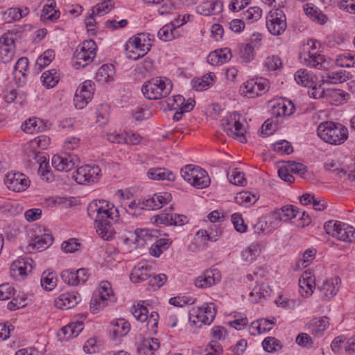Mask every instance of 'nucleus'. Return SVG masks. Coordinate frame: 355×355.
<instances>
[{
    "label": "nucleus",
    "instance_id": "nucleus-1",
    "mask_svg": "<svg viewBox=\"0 0 355 355\" xmlns=\"http://www.w3.org/2000/svg\"><path fill=\"white\" fill-rule=\"evenodd\" d=\"M87 214L94 219L98 234L104 240L111 239L115 232L112 223L119 216V210L114 205L105 200H95L89 204Z\"/></svg>",
    "mask_w": 355,
    "mask_h": 355
},
{
    "label": "nucleus",
    "instance_id": "nucleus-2",
    "mask_svg": "<svg viewBox=\"0 0 355 355\" xmlns=\"http://www.w3.org/2000/svg\"><path fill=\"white\" fill-rule=\"evenodd\" d=\"M318 137L326 143L331 145H340L348 137V130L339 123L324 121L317 129Z\"/></svg>",
    "mask_w": 355,
    "mask_h": 355
},
{
    "label": "nucleus",
    "instance_id": "nucleus-3",
    "mask_svg": "<svg viewBox=\"0 0 355 355\" xmlns=\"http://www.w3.org/2000/svg\"><path fill=\"white\" fill-rule=\"evenodd\" d=\"M172 88L171 82L166 78L154 77L144 83L141 91L146 98L157 100L166 97Z\"/></svg>",
    "mask_w": 355,
    "mask_h": 355
},
{
    "label": "nucleus",
    "instance_id": "nucleus-4",
    "mask_svg": "<svg viewBox=\"0 0 355 355\" xmlns=\"http://www.w3.org/2000/svg\"><path fill=\"white\" fill-rule=\"evenodd\" d=\"M324 228L329 235L345 242H355V228L347 223L329 220L324 223Z\"/></svg>",
    "mask_w": 355,
    "mask_h": 355
},
{
    "label": "nucleus",
    "instance_id": "nucleus-5",
    "mask_svg": "<svg viewBox=\"0 0 355 355\" xmlns=\"http://www.w3.org/2000/svg\"><path fill=\"white\" fill-rule=\"evenodd\" d=\"M96 49V44L93 40L84 41L73 53V59L76 60L73 66L76 69L87 66L95 58Z\"/></svg>",
    "mask_w": 355,
    "mask_h": 355
},
{
    "label": "nucleus",
    "instance_id": "nucleus-6",
    "mask_svg": "<svg viewBox=\"0 0 355 355\" xmlns=\"http://www.w3.org/2000/svg\"><path fill=\"white\" fill-rule=\"evenodd\" d=\"M270 88L268 79L260 77L247 80L241 87L240 92L248 98H254L266 94Z\"/></svg>",
    "mask_w": 355,
    "mask_h": 355
},
{
    "label": "nucleus",
    "instance_id": "nucleus-7",
    "mask_svg": "<svg viewBox=\"0 0 355 355\" xmlns=\"http://www.w3.org/2000/svg\"><path fill=\"white\" fill-rule=\"evenodd\" d=\"M266 26L273 35H280L287 27L286 17L280 9L270 10L266 17Z\"/></svg>",
    "mask_w": 355,
    "mask_h": 355
},
{
    "label": "nucleus",
    "instance_id": "nucleus-8",
    "mask_svg": "<svg viewBox=\"0 0 355 355\" xmlns=\"http://www.w3.org/2000/svg\"><path fill=\"white\" fill-rule=\"evenodd\" d=\"M130 311L133 316L141 322L146 321L148 329L155 333L156 328L158 324L159 315L157 312L153 311L148 315V310L145 306L138 304L137 306H133Z\"/></svg>",
    "mask_w": 355,
    "mask_h": 355
},
{
    "label": "nucleus",
    "instance_id": "nucleus-9",
    "mask_svg": "<svg viewBox=\"0 0 355 355\" xmlns=\"http://www.w3.org/2000/svg\"><path fill=\"white\" fill-rule=\"evenodd\" d=\"M101 168L98 166L85 165L78 167L73 178L79 184L97 182L101 176Z\"/></svg>",
    "mask_w": 355,
    "mask_h": 355
},
{
    "label": "nucleus",
    "instance_id": "nucleus-10",
    "mask_svg": "<svg viewBox=\"0 0 355 355\" xmlns=\"http://www.w3.org/2000/svg\"><path fill=\"white\" fill-rule=\"evenodd\" d=\"M94 91V83L91 80H85L76 91L73 98L75 107L81 110L92 100Z\"/></svg>",
    "mask_w": 355,
    "mask_h": 355
},
{
    "label": "nucleus",
    "instance_id": "nucleus-11",
    "mask_svg": "<svg viewBox=\"0 0 355 355\" xmlns=\"http://www.w3.org/2000/svg\"><path fill=\"white\" fill-rule=\"evenodd\" d=\"M80 163V159L75 154L55 155L52 158V166L58 171L68 172Z\"/></svg>",
    "mask_w": 355,
    "mask_h": 355
},
{
    "label": "nucleus",
    "instance_id": "nucleus-12",
    "mask_svg": "<svg viewBox=\"0 0 355 355\" xmlns=\"http://www.w3.org/2000/svg\"><path fill=\"white\" fill-rule=\"evenodd\" d=\"M277 213L262 217L254 225V232L257 234H269L279 226Z\"/></svg>",
    "mask_w": 355,
    "mask_h": 355
},
{
    "label": "nucleus",
    "instance_id": "nucleus-13",
    "mask_svg": "<svg viewBox=\"0 0 355 355\" xmlns=\"http://www.w3.org/2000/svg\"><path fill=\"white\" fill-rule=\"evenodd\" d=\"M7 187L15 192L26 190L30 184L28 177L20 173H8L5 179Z\"/></svg>",
    "mask_w": 355,
    "mask_h": 355
},
{
    "label": "nucleus",
    "instance_id": "nucleus-14",
    "mask_svg": "<svg viewBox=\"0 0 355 355\" xmlns=\"http://www.w3.org/2000/svg\"><path fill=\"white\" fill-rule=\"evenodd\" d=\"M220 278V273L218 270H207L195 279L194 284L198 288H207L215 285Z\"/></svg>",
    "mask_w": 355,
    "mask_h": 355
},
{
    "label": "nucleus",
    "instance_id": "nucleus-15",
    "mask_svg": "<svg viewBox=\"0 0 355 355\" xmlns=\"http://www.w3.org/2000/svg\"><path fill=\"white\" fill-rule=\"evenodd\" d=\"M329 325L328 318L322 317L313 318L306 324V327L311 335L320 338L323 336Z\"/></svg>",
    "mask_w": 355,
    "mask_h": 355
},
{
    "label": "nucleus",
    "instance_id": "nucleus-16",
    "mask_svg": "<svg viewBox=\"0 0 355 355\" xmlns=\"http://www.w3.org/2000/svg\"><path fill=\"white\" fill-rule=\"evenodd\" d=\"M80 302L78 294L65 293L55 300V306L60 309H69L74 307Z\"/></svg>",
    "mask_w": 355,
    "mask_h": 355
},
{
    "label": "nucleus",
    "instance_id": "nucleus-17",
    "mask_svg": "<svg viewBox=\"0 0 355 355\" xmlns=\"http://www.w3.org/2000/svg\"><path fill=\"white\" fill-rule=\"evenodd\" d=\"M196 10L197 13L204 16L216 15L223 10V3L218 1H207L198 6Z\"/></svg>",
    "mask_w": 355,
    "mask_h": 355
},
{
    "label": "nucleus",
    "instance_id": "nucleus-18",
    "mask_svg": "<svg viewBox=\"0 0 355 355\" xmlns=\"http://www.w3.org/2000/svg\"><path fill=\"white\" fill-rule=\"evenodd\" d=\"M315 287V279L311 275L310 272L305 271L299 279V291L301 295L305 297L311 295Z\"/></svg>",
    "mask_w": 355,
    "mask_h": 355
},
{
    "label": "nucleus",
    "instance_id": "nucleus-19",
    "mask_svg": "<svg viewBox=\"0 0 355 355\" xmlns=\"http://www.w3.org/2000/svg\"><path fill=\"white\" fill-rule=\"evenodd\" d=\"M172 199L171 194L168 192H162L153 195V196L146 199V206L148 209H158L166 205Z\"/></svg>",
    "mask_w": 355,
    "mask_h": 355
},
{
    "label": "nucleus",
    "instance_id": "nucleus-20",
    "mask_svg": "<svg viewBox=\"0 0 355 355\" xmlns=\"http://www.w3.org/2000/svg\"><path fill=\"white\" fill-rule=\"evenodd\" d=\"M322 81L331 84L345 82L352 78V75L345 70L330 71L322 76Z\"/></svg>",
    "mask_w": 355,
    "mask_h": 355
},
{
    "label": "nucleus",
    "instance_id": "nucleus-21",
    "mask_svg": "<svg viewBox=\"0 0 355 355\" xmlns=\"http://www.w3.org/2000/svg\"><path fill=\"white\" fill-rule=\"evenodd\" d=\"M340 282V279L338 277L332 278L324 282L320 288L322 297L325 300H330L336 295L339 289L338 284Z\"/></svg>",
    "mask_w": 355,
    "mask_h": 355
},
{
    "label": "nucleus",
    "instance_id": "nucleus-22",
    "mask_svg": "<svg viewBox=\"0 0 355 355\" xmlns=\"http://www.w3.org/2000/svg\"><path fill=\"white\" fill-rule=\"evenodd\" d=\"M53 236L50 234L37 236L33 242L27 246V250L31 252L34 250L42 251L49 248L53 243Z\"/></svg>",
    "mask_w": 355,
    "mask_h": 355
},
{
    "label": "nucleus",
    "instance_id": "nucleus-23",
    "mask_svg": "<svg viewBox=\"0 0 355 355\" xmlns=\"http://www.w3.org/2000/svg\"><path fill=\"white\" fill-rule=\"evenodd\" d=\"M295 105L291 101L282 99L272 107L273 114L277 116H290L295 111Z\"/></svg>",
    "mask_w": 355,
    "mask_h": 355
},
{
    "label": "nucleus",
    "instance_id": "nucleus-24",
    "mask_svg": "<svg viewBox=\"0 0 355 355\" xmlns=\"http://www.w3.org/2000/svg\"><path fill=\"white\" fill-rule=\"evenodd\" d=\"M145 38L136 37L130 38L126 44V50L133 49L141 53V55H145L150 49L151 44H146Z\"/></svg>",
    "mask_w": 355,
    "mask_h": 355
},
{
    "label": "nucleus",
    "instance_id": "nucleus-25",
    "mask_svg": "<svg viewBox=\"0 0 355 355\" xmlns=\"http://www.w3.org/2000/svg\"><path fill=\"white\" fill-rule=\"evenodd\" d=\"M159 347V342L157 338H148L144 339L138 346L139 353L145 355H153L154 352Z\"/></svg>",
    "mask_w": 355,
    "mask_h": 355
},
{
    "label": "nucleus",
    "instance_id": "nucleus-26",
    "mask_svg": "<svg viewBox=\"0 0 355 355\" xmlns=\"http://www.w3.org/2000/svg\"><path fill=\"white\" fill-rule=\"evenodd\" d=\"M148 177L154 180H164L173 181L175 180L174 174L163 168H152L147 172Z\"/></svg>",
    "mask_w": 355,
    "mask_h": 355
},
{
    "label": "nucleus",
    "instance_id": "nucleus-27",
    "mask_svg": "<svg viewBox=\"0 0 355 355\" xmlns=\"http://www.w3.org/2000/svg\"><path fill=\"white\" fill-rule=\"evenodd\" d=\"M274 213H278L279 215L278 217L279 223L281 221H287L292 218H296L300 214V210L297 207L293 205H286L282 207L279 209H277Z\"/></svg>",
    "mask_w": 355,
    "mask_h": 355
},
{
    "label": "nucleus",
    "instance_id": "nucleus-28",
    "mask_svg": "<svg viewBox=\"0 0 355 355\" xmlns=\"http://www.w3.org/2000/svg\"><path fill=\"white\" fill-rule=\"evenodd\" d=\"M304 62L306 65L310 66L318 69H320L324 66V56L320 54H317L315 52H311L304 53Z\"/></svg>",
    "mask_w": 355,
    "mask_h": 355
},
{
    "label": "nucleus",
    "instance_id": "nucleus-29",
    "mask_svg": "<svg viewBox=\"0 0 355 355\" xmlns=\"http://www.w3.org/2000/svg\"><path fill=\"white\" fill-rule=\"evenodd\" d=\"M198 172L190 182L193 187L197 189H203L207 187L210 184V179L207 171L201 167L197 168Z\"/></svg>",
    "mask_w": 355,
    "mask_h": 355
},
{
    "label": "nucleus",
    "instance_id": "nucleus-30",
    "mask_svg": "<svg viewBox=\"0 0 355 355\" xmlns=\"http://www.w3.org/2000/svg\"><path fill=\"white\" fill-rule=\"evenodd\" d=\"M274 323L273 320L265 318L254 321L251 324V334H260L269 331L272 329Z\"/></svg>",
    "mask_w": 355,
    "mask_h": 355
},
{
    "label": "nucleus",
    "instance_id": "nucleus-31",
    "mask_svg": "<svg viewBox=\"0 0 355 355\" xmlns=\"http://www.w3.org/2000/svg\"><path fill=\"white\" fill-rule=\"evenodd\" d=\"M150 272V269L144 266L135 268L130 273V279L133 283H139L144 281L148 282L151 275Z\"/></svg>",
    "mask_w": 355,
    "mask_h": 355
},
{
    "label": "nucleus",
    "instance_id": "nucleus-32",
    "mask_svg": "<svg viewBox=\"0 0 355 355\" xmlns=\"http://www.w3.org/2000/svg\"><path fill=\"white\" fill-rule=\"evenodd\" d=\"M304 12L307 16L320 24H324L327 21V16L313 5L311 6L309 3L306 4Z\"/></svg>",
    "mask_w": 355,
    "mask_h": 355
},
{
    "label": "nucleus",
    "instance_id": "nucleus-33",
    "mask_svg": "<svg viewBox=\"0 0 355 355\" xmlns=\"http://www.w3.org/2000/svg\"><path fill=\"white\" fill-rule=\"evenodd\" d=\"M260 253L259 245L257 243H252L246 249L242 251L241 257L247 263H252Z\"/></svg>",
    "mask_w": 355,
    "mask_h": 355
},
{
    "label": "nucleus",
    "instance_id": "nucleus-34",
    "mask_svg": "<svg viewBox=\"0 0 355 355\" xmlns=\"http://www.w3.org/2000/svg\"><path fill=\"white\" fill-rule=\"evenodd\" d=\"M171 242L169 241V239H160L157 240V241L152 245L149 250L150 254L155 257H159L161 254L166 250Z\"/></svg>",
    "mask_w": 355,
    "mask_h": 355
},
{
    "label": "nucleus",
    "instance_id": "nucleus-35",
    "mask_svg": "<svg viewBox=\"0 0 355 355\" xmlns=\"http://www.w3.org/2000/svg\"><path fill=\"white\" fill-rule=\"evenodd\" d=\"M41 80L44 86L52 88L58 84L59 76L55 69L48 70L42 73Z\"/></svg>",
    "mask_w": 355,
    "mask_h": 355
},
{
    "label": "nucleus",
    "instance_id": "nucleus-36",
    "mask_svg": "<svg viewBox=\"0 0 355 355\" xmlns=\"http://www.w3.org/2000/svg\"><path fill=\"white\" fill-rule=\"evenodd\" d=\"M115 328L113 329V335L115 338L123 337L128 334L130 329V324L123 318H120L114 323Z\"/></svg>",
    "mask_w": 355,
    "mask_h": 355
},
{
    "label": "nucleus",
    "instance_id": "nucleus-37",
    "mask_svg": "<svg viewBox=\"0 0 355 355\" xmlns=\"http://www.w3.org/2000/svg\"><path fill=\"white\" fill-rule=\"evenodd\" d=\"M36 158L39 160V162L37 164V165H39V174L45 178L46 181H50L53 178V175L49 170V164L46 156L36 157Z\"/></svg>",
    "mask_w": 355,
    "mask_h": 355
},
{
    "label": "nucleus",
    "instance_id": "nucleus-38",
    "mask_svg": "<svg viewBox=\"0 0 355 355\" xmlns=\"http://www.w3.org/2000/svg\"><path fill=\"white\" fill-rule=\"evenodd\" d=\"M175 29L176 26L173 24H166L159 30L157 35L164 42L171 41L175 37Z\"/></svg>",
    "mask_w": 355,
    "mask_h": 355
},
{
    "label": "nucleus",
    "instance_id": "nucleus-39",
    "mask_svg": "<svg viewBox=\"0 0 355 355\" xmlns=\"http://www.w3.org/2000/svg\"><path fill=\"white\" fill-rule=\"evenodd\" d=\"M98 292V294L96 295L99 297L101 301L103 302V306H106L107 304L106 301L113 295V291L110 284L108 282H101Z\"/></svg>",
    "mask_w": 355,
    "mask_h": 355
},
{
    "label": "nucleus",
    "instance_id": "nucleus-40",
    "mask_svg": "<svg viewBox=\"0 0 355 355\" xmlns=\"http://www.w3.org/2000/svg\"><path fill=\"white\" fill-rule=\"evenodd\" d=\"M22 130L28 133L33 134L34 132H39L44 129L42 121L37 119H29L25 121V123L21 126Z\"/></svg>",
    "mask_w": 355,
    "mask_h": 355
},
{
    "label": "nucleus",
    "instance_id": "nucleus-41",
    "mask_svg": "<svg viewBox=\"0 0 355 355\" xmlns=\"http://www.w3.org/2000/svg\"><path fill=\"white\" fill-rule=\"evenodd\" d=\"M295 80L297 84L304 87H312V77L306 69H300L295 74Z\"/></svg>",
    "mask_w": 355,
    "mask_h": 355
},
{
    "label": "nucleus",
    "instance_id": "nucleus-42",
    "mask_svg": "<svg viewBox=\"0 0 355 355\" xmlns=\"http://www.w3.org/2000/svg\"><path fill=\"white\" fill-rule=\"evenodd\" d=\"M56 281L57 279L55 273L44 271L41 278V286L47 291H51L56 286Z\"/></svg>",
    "mask_w": 355,
    "mask_h": 355
},
{
    "label": "nucleus",
    "instance_id": "nucleus-43",
    "mask_svg": "<svg viewBox=\"0 0 355 355\" xmlns=\"http://www.w3.org/2000/svg\"><path fill=\"white\" fill-rule=\"evenodd\" d=\"M336 62L342 67H355V54L345 52L338 56Z\"/></svg>",
    "mask_w": 355,
    "mask_h": 355
},
{
    "label": "nucleus",
    "instance_id": "nucleus-44",
    "mask_svg": "<svg viewBox=\"0 0 355 355\" xmlns=\"http://www.w3.org/2000/svg\"><path fill=\"white\" fill-rule=\"evenodd\" d=\"M112 65L103 64L97 71L96 80L100 83H107L112 78Z\"/></svg>",
    "mask_w": 355,
    "mask_h": 355
},
{
    "label": "nucleus",
    "instance_id": "nucleus-45",
    "mask_svg": "<svg viewBox=\"0 0 355 355\" xmlns=\"http://www.w3.org/2000/svg\"><path fill=\"white\" fill-rule=\"evenodd\" d=\"M10 271L12 276L26 275V261L24 259H19L14 261L10 266Z\"/></svg>",
    "mask_w": 355,
    "mask_h": 355
},
{
    "label": "nucleus",
    "instance_id": "nucleus-46",
    "mask_svg": "<svg viewBox=\"0 0 355 355\" xmlns=\"http://www.w3.org/2000/svg\"><path fill=\"white\" fill-rule=\"evenodd\" d=\"M22 9L19 8H10L3 13V19L8 23L19 21L22 18Z\"/></svg>",
    "mask_w": 355,
    "mask_h": 355
},
{
    "label": "nucleus",
    "instance_id": "nucleus-47",
    "mask_svg": "<svg viewBox=\"0 0 355 355\" xmlns=\"http://www.w3.org/2000/svg\"><path fill=\"white\" fill-rule=\"evenodd\" d=\"M55 58V52L53 50L48 49L45 51L37 60L36 61V67L38 69H41L47 65H49L51 62Z\"/></svg>",
    "mask_w": 355,
    "mask_h": 355
},
{
    "label": "nucleus",
    "instance_id": "nucleus-48",
    "mask_svg": "<svg viewBox=\"0 0 355 355\" xmlns=\"http://www.w3.org/2000/svg\"><path fill=\"white\" fill-rule=\"evenodd\" d=\"M146 199L144 200H139L138 202L133 200L128 204V210L127 209L126 211L133 216L140 215L141 211L143 209H148V207L146 206Z\"/></svg>",
    "mask_w": 355,
    "mask_h": 355
},
{
    "label": "nucleus",
    "instance_id": "nucleus-49",
    "mask_svg": "<svg viewBox=\"0 0 355 355\" xmlns=\"http://www.w3.org/2000/svg\"><path fill=\"white\" fill-rule=\"evenodd\" d=\"M227 178L230 183L239 185V186H244L246 184L247 181L244 177V174L236 168L233 169L232 171L228 172Z\"/></svg>",
    "mask_w": 355,
    "mask_h": 355
},
{
    "label": "nucleus",
    "instance_id": "nucleus-50",
    "mask_svg": "<svg viewBox=\"0 0 355 355\" xmlns=\"http://www.w3.org/2000/svg\"><path fill=\"white\" fill-rule=\"evenodd\" d=\"M262 10L259 7H250L243 13V19H245L250 22L256 21L260 19Z\"/></svg>",
    "mask_w": 355,
    "mask_h": 355
},
{
    "label": "nucleus",
    "instance_id": "nucleus-51",
    "mask_svg": "<svg viewBox=\"0 0 355 355\" xmlns=\"http://www.w3.org/2000/svg\"><path fill=\"white\" fill-rule=\"evenodd\" d=\"M239 55L242 61L250 62L254 58V48L250 44H241L239 47Z\"/></svg>",
    "mask_w": 355,
    "mask_h": 355
},
{
    "label": "nucleus",
    "instance_id": "nucleus-52",
    "mask_svg": "<svg viewBox=\"0 0 355 355\" xmlns=\"http://www.w3.org/2000/svg\"><path fill=\"white\" fill-rule=\"evenodd\" d=\"M274 151L282 154L289 155L293 151L291 143L286 140H281L272 144Z\"/></svg>",
    "mask_w": 355,
    "mask_h": 355
},
{
    "label": "nucleus",
    "instance_id": "nucleus-53",
    "mask_svg": "<svg viewBox=\"0 0 355 355\" xmlns=\"http://www.w3.org/2000/svg\"><path fill=\"white\" fill-rule=\"evenodd\" d=\"M263 349L268 352H272L281 348L279 340L274 337H267L262 342Z\"/></svg>",
    "mask_w": 355,
    "mask_h": 355
},
{
    "label": "nucleus",
    "instance_id": "nucleus-54",
    "mask_svg": "<svg viewBox=\"0 0 355 355\" xmlns=\"http://www.w3.org/2000/svg\"><path fill=\"white\" fill-rule=\"evenodd\" d=\"M200 168V166H194L193 164L186 165L180 171L181 176L186 182L190 183L196 173L198 172L197 168Z\"/></svg>",
    "mask_w": 355,
    "mask_h": 355
},
{
    "label": "nucleus",
    "instance_id": "nucleus-55",
    "mask_svg": "<svg viewBox=\"0 0 355 355\" xmlns=\"http://www.w3.org/2000/svg\"><path fill=\"white\" fill-rule=\"evenodd\" d=\"M315 253H316V250L314 249L306 250L304 252V254L302 255V259H300L298 261V262L297 263V266L300 267V268H306L309 264L311 261L313 259V258L315 257Z\"/></svg>",
    "mask_w": 355,
    "mask_h": 355
},
{
    "label": "nucleus",
    "instance_id": "nucleus-56",
    "mask_svg": "<svg viewBox=\"0 0 355 355\" xmlns=\"http://www.w3.org/2000/svg\"><path fill=\"white\" fill-rule=\"evenodd\" d=\"M50 144V138L46 135H40L33 139L30 145L32 148L38 147L41 150L46 149Z\"/></svg>",
    "mask_w": 355,
    "mask_h": 355
},
{
    "label": "nucleus",
    "instance_id": "nucleus-57",
    "mask_svg": "<svg viewBox=\"0 0 355 355\" xmlns=\"http://www.w3.org/2000/svg\"><path fill=\"white\" fill-rule=\"evenodd\" d=\"M280 58L276 55L268 56L265 61L264 66L269 71H275L282 67Z\"/></svg>",
    "mask_w": 355,
    "mask_h": 355
},
{
    "label": "nucleus",
    "instance_id": "nucleus-58",
    "mask_svg": "<svg viewBox=\"0 0 355 355\" xmlns=\"http://www.w3.org/2000/svg\"><path fill=\"white\" fill-rule=\"evenodd\" d=\"M63 282L71 286H77L78 281L76 277V271L71 270H64L60 274Z\"/></svg>",
    "mask_w": 355,
    "mask_h": 355
},
{
    "label": "nucleus",
    "instance_id": "nucleus-59",
    "mask_svg": "<svg viewBox=\"0 0 355 355\" xmlns=\"http://www.w3.org/2000/svg\"><path fill=\"white\" fill-rule=\"evenodd\" d=\"M15 295V288L8 283L0 285V300H6Z\"/></svg>",
    "mask_w": 355,
    "mask_h": 355
},
{
    "label": "nucleus",
    "instance_id": "nucleus-60",
    "mask_svg": "<svg viewBox=\"0 0 355 355\" xmlns=\"http://www.w3.org/2000/svg\"><path fill=\"white\" fill-rule=\"evenodd\" d=\"M232 222L234 224V228L237 232H245L247 230V226L244 223L241 214L235 213L232 216Z\"/></svg>",
    "mask_w": 355,
    "mask_h": 355
},
{
    "label": "nucleus",
    "instance_id": "nucleus-61",
    "mask_svg": "<svg viewBox=\"0 0 355 355\" xmlns=\"http://www.w3.org/2000/svg\"><path fill=\"white\" fill-rule=\"evenodd\" d=\"M201 308H202L203 312L206 314L205 324L209 325L213 322L216 314L215 306L213 303H209Z\"/></svg>",
    "mask_w": 355,
    "mask_h": 355
},
{
    "label": "nucleus",
    "instance_id": "nucleus-62",
    "mask_svg": "<svg viewBox=\"0 0 355 355\" xmlns=\"http://www.w3.org/2000/svg\"><path fill=\"white\" fill-rule=\"evenodd\" d=\"M112 8V3L110 0H105L101 3L97 4L92 9V15L96 14L103 15L104 13L108 12Z\"/></svg>",
    "mask_w": 355,
    "mask_h": 355
},
{
    "label": "nucleus",
    "instance_id": "nucleus-63",
    "mask_svg": "<svg viewBox=\"0 0 355 355\" xmlns=\"http://www.w3.org/2000/svg\"><path fill=\"white\" fill-rule=\"evenodd\" d=\"M166 280L167 277L165 274H151L148 282L149 285L152 286L153 287L160 288L164 284Z\"/></svg>",
    "mask_w": 355,
    "mask_h": 355
},
{
    "label": "nucleus",
    "instance_id": "nucleus-64",
    "mask_svg": "<svg viewBox=\"0 0 355 355\" xmlns=\"http://www.w3.org/2000/svg\"><path fill=\"white\" fill-rule=\"evenodd\" d=\"M154 69L153 60L146 58L137 65V70L140 73L150 72Z\"/></svg>",
    "mask_w": 355,
    "mask_h": 355
}]
</instances>
